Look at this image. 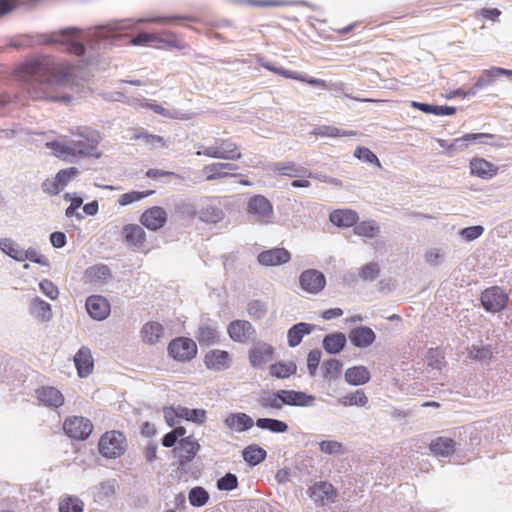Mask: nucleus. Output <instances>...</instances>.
I'll use <instances>...</instances> for the list:
<instances>
[{"instance_id": "1", "label": "nucleus", "mask_w": 512, "mask_h": 512, "mask_svg": "<svg viewBox=\"0 0 512 512\" xmlns=\"http://www.w3.org/2000/svg\"><path fill=\"white\" fill-rule=\"evenodd\" d=\"M135 23L133 19L115 20L91 27L84 33L77 27H67L45 36L43 43L61 44L68 53L90 62L101 49L128 37L125 32L132 29Z\"/></svg>"}, {"instance_id": "2", "label": "nucleus", "mask_w": 512, "mask_h": 512, "mask_svg": "<svg viewBox=\"0 0 512 512\" xmlns=\"http://www.w3.org/2000/svg\"><path fill=\"white\" fill-rule=\"evenodd\" d=\"M19 78L26 83V92L32 99L70 102L72 96L61 92L74 80V68L55 64L50 57H38L24 62L18 68Z\"/></svg>"}, {"instance_id": "3", "label": "nucleus", "mask_w": 512, "mask_h": 512, "mask_svg": "<svg viewBox=\"0 0 512 512\" xmlns=\"http://www.w3.org/2000/svg\"><path fill=\"white\" fill-rule=\"evenodd\" d=\"M76 132H72L73 139L69 141H51L46 146L53 150L55 156L69 162H75L79 158H100L101 152L98 150L100 134L87 127H78Z\"/></svg>"}, {"instance_id": "4", "label": "nucleus", "mask_w": 512, "mask_h": 512, "mask_svg": "<svg viewBox=\"0 0 512 512\" xmlns=\"http://www.w3.org/2000/svg\"><path fill=\"white\" fill-rule=\"evenodd\" d=\"M484 144L490 146H502L503 138L489 133H468L450 142L452 156L463 151L469 145Z\"/></svg>"}, {"instance_id": "5", "label": "nucleus", "mask_w": 512, "mask_h": 512, "mask_svg": "<svg viewBox=\"0 0 512 512\" xmlns=\"http://www.w3.org/2000/svg\"><path fill=\"white\" fill-rule=\"evenodd\" d=\"M201 148L196 155L224 160H238L242 156L239 147L230 140H218L214 145Z\"/></svg>"}, {"instance_id": "6", "label": "nucleus", "mask_w": 512, "mask_h": 512, "mask_svg": "<svg viewBox=\"0 0 512 512\" xmlns=\"http://www.w3.org/2000/svg\"><path fill=\"white\" fill-rule=\"evenodd\" d=\"M99 451L106 457L115 459L124 454L126 450V439L119 431L106 432L99 441Z\"/></svg>"}, {"instance_id": "7", "label": "nucleus", "mask_w": 512, "mask_h": 512, "mask_svg": "<svg viewBox=\"0 0 512 512\" xmlns=\"http://www.w3.org/2000/svg\"><path fill=\"white\" fill-rule=\"evenodd\" d=\"M247 212L253 217L254 222L260 224H270L273 222V206L263 195H254L249 199Z\"/></svg>"}, {"instance_id": "8", "label": "nucleus", "mask_w": 512, "mask_h": 512, "mask_svg": "<svg viewBox=\"0 0 512 512\" xmlns=\"http://www.w3.org/2000/svg\"><path fill=\"white\" fill-rule=\"evenodd\" d=\"M168 353L173 359L177 361H190L196 356L197 345L190 338L178 337L169 343Z\"/></svg>"}, {"instance_id": "9", "label": "nucleus", "mask_w": 512, "mask_h": 512, "mask_svg": "<svg viewBox=\"0 0 512 512\" xmlns=\"http://www.w3.org/2000/svg\"><path fill=\"white\" fill-rule=\"evenodd\" d=\"M63 429L69 437L77 440H85L90 436L93 425L87 418L72 416L64 421Z\"/></svg>"}, {"instance_id": "10", "label": "nucleus", "mask_w": 512, "mask_h": 512, "mask_svg": "<svg viewBox=\"0 0 512 512\" xmlns=\"http://www.w3.org/2000/svg\"><path fill=\"white\" fill-rule=\"evenodd\" d=\"M199 449L198 441L193 436H187L179 440L172 452L178 464L183 467L194 459Z\"/></svg>"}, {"instance_id": "11", "label": "nucleus", "mask_w": 512, "mask_h": 512, "mask_svg": "<svg viewBox=\"0 0 512 512\" xmlns=\"http://www.w3.org/2000/svg\"><path fill=\"white\" fill-rule=\"evenodd\" d=\"M299 285L309 294H318L325 288L326 277L317 269H306L299 276Z\"/></svg>"}, {"instance_id": "12", "label": "nucleus", "mask_w": 512, "mask_h": 512, "mask_svg": "<svg viewBox=\"0 0 512 512\" xmlns=\"http://www.w3.org/2000/svg\"><path fill=\"white\" fill-rule=\"evenodd\" d=\"M508 297L503 289L494 286L487 288L481 295V304L483 308L492 313L503 310L507 305Z\"/></svg>"}, {"instance_id": "13", "label": "nucleus", "mask_w": 512, "mask_h": 512, "mask_svg": "<svg viewBox=\"0 0 512 512\" xmlns=\"http://www.w3.org/2000/svg\"><path fill=\"white\" fill-rule=\"evenodd\" d=\"M274 348L272 345L258 341L253 344L248 353L249 363L253 368L263 369L272 359Z\"/></svg>"}, {"instance_id": "14", "label": "nucleus", "mask_w": 512, "mask_h": 512, "mask_svg": "<svg viewBox=\"0 0 512 512\" xmlns=\"http://www.w3.org/2000/svg\"><path fill=\"white\" fill-rule=\"evenodd\" d=\"M230 338L238 343H246L253 339L256 335V330L253 325L247 320H234L227 328Z\"/></svg>"}, {"instance_id": "15", "label": "nucleus", "mask_w": 512, "mask_h": 512, "mask_svg": "<svg viewBox=\"0 0 512 512\" xmlns=\"http://www.w3.org/2000/svg\"><path fill=\"white\" fill-rule=\"evenodd\" d=\"M167 39H161L157 34H149V33H138L136 36L132 37L129 40V43L134 46L140 45H152L159 46V44H164L173 48H180L178 44V40L175 38L174 34L171 32H164Z\"/></svg>"}, {"instance_id": "16", "label": "nucleus", "mask_w": 512, "mask_h": 512, "mask_svg": "<svg viewBox=\"0 0 512 512\" xmlns=\"http://www.w3.org/2000/svg\"><path fill=\"white\" fill-rule=\"evenodd\" d=\"M200 221L216 224L224 219L225 213L217 199H210L204 202L197 212Z\"/></svg>"}, {"instance_id": "17", "label": "nucleus", "mask_w": 512, "mask_h": 512, "mask_svg": "<svg viewBox=\"0 0 512 512\" xmlns=\"http://www.w3.org/2000/svg\"><path fill=\"white\" fill-rule=\"evenodd\" d=\"M140 222L147 229L157 231L166 224L167 213L164 208L154 206L142 213Z\"/></svg>"}, {"instance_id": "18", "label": "nucleus", "mask_w": 512, "mask_h": 512, "mask_svg": "<svg viewBox=\"0 0 512 512\" xmlns=\"http://www.w3.org/2000/svg\"><path fill=\"white\" fill-rule=\"evenodd\" d=\"M86 310L95 320L102 321L110 314V304L100 295H91L86 300Z\"/></svg>"}, {"instance_id": "19", "label": "nucleus", "mask_w": 512, "mask_h": 512, "mask_svg": "<svg viewBox=\"0 0 512 512\" xmlns=\"http://www.w3.org/2000/svg\"><path fill=\"white\" fill-rule=\"evenodd\" d=\"M283 406L310 407L315 402V396L303 391L280 389Z\"/></svg>"}, {"instance_id": "20", "label": "nucleus", "mask_w": 512, "mask_h": 512, "mask_svg": "<svg viewBox=\"0 0 512 512\" xmlns=\"http://www.w3.org/2000/svg\"><path fill=\"white\" fill-rule=\"evenodd\" d=\"M204 363L209 370L224 371L230 368L232 358L227 351L213 349L206 353Z\"/></svg>"}, {"instance_id": "21", "label": "nucleus", "mask_w": 512, "mask_h": 512, "mask_svg": "<svg viewBox=\"0 0 512 512\" xmlns=\"http://www.w3.org/2000/svg\"><path fill=\"white\" fill-rule=\"evenodd\" d=\"M36 398L41 404L51 408H59L64 404V396L60 390L52 386H42L35 390Z\"/></svg>"}, {"instance_id": "22", "label": "nucleus", "mask_w": 512, "mask_h": 512, "mask_svg": "<svg viewBox=\"0 0 512 512\" xmlns=\"http://www.w3.org/2000/svg\"><path fill=\"white\" fill-rule=\"evenodd\" d=\"M310 497L311 499L320 506H324L328 503L334 502L336 497V491L332 484L328 482H318L315 483L310 488Z\"/></svg>"}, {"instance_id": "23", "label": "nucleus", "mask_w": 512, "mask_h": 512, "mask_svg": "<svg viewBox=\"0 0 512 512\" xmlns=\"http://www.w3.org/2000/svg\"><path fill=\"white\" fill-rule=\"evenodd\" d=\"M73 361L80 378H86L92 373L94 360L88 347L82 346L74 355Z\"/></svg>"}, {"instance_id": "24", "label": "nucleus", "mask_w": 512, "mask_h": 512, "mask_svg": "<svg viewBox=\"0 0 512 512\" xmlns=\"http://www.w3.org/2000/svg\"><path fill=\"white\" fill-rule=\"evenodd\" d=\"M348 337L351 344L360 349L371 346L376 340L375 332L368 326H359L351 329Z\"/></svg>"}, {"instance_id": "25", "label": "nucleus", "mask_w": 512, "mask_h": 512, "mask_svg": "<svg viewBox=\"0 0 512 512\" xmlns=\"http://www.w3.org/2000/svg\"><path fill=\"white\" fill-rule=\"evenodd\" d=\"M258 262L264 266H278L290 261L291 254L285 248H273L262 251L258 257Z\"/></svg>"}, {"instance_id": "26", "label": "nucleus", "mask_w": 512, "mask_h": 512, "mask_svg": "<svg viewBox=\"0 0 512 512\" xmlns=\"http://www.w3.org/2000/svg\"><path fill=\"white\" fill-rule=\"evenodd\" d=\"M224 425L232 432L242 433L254 426L251 416L243 412L230 413L224 419Z\"/></svg>"}, {"instance_id": "27", "label": "nucleus", "mask_w": 512, "mask_h": 512, "mask_svg": "<svg viewBox=\"0 0 512 512\" xmlns=\"http://www.w3.org/2000/svg\"><path fill=\"white\" fill-rule=\"evenodd\" d=\"M124 242L133 249H139L146 242V233L138 224H126L122 229Z\"/></svg>"}, {"instance_id": "28", "label": "nucleus", "mask_w": 512, "mask_h": 512, "mask_svg": "<svg viewBox=\"0 0 512 512\" xmlns=\"http://www.w3.org/2000/svg\"><path fill=\"white\" fill-rule=\"evenodd\" d=\"M142 107L153 110L156 114H159L165 118L176 119V120H190L194 117V113L190 111H181L176 108H166L157 103L141 104Z\"/></svg>"}, {"instance_id": "29", "label": "nucleus", "mask_w": 512, "mask_h": 512, "mask_svg": "<svg viewBox=\"0 0 512 512\" xmlns=\"http://www.w3.org/2000/svg\"><path fill=\"white\" fill-rule=\"evenodd\" d=\"M29 313L40 322H49L53 317L51 305L40 297H34L30 301Z\"/></svg>"}, {"instance_id": "30", "label": "nucleus", "mask_w": 512, "mask_h": 512, "mask_svg": "<svg viewBox=\"0 0 512 512\" xmlns=\"http://www.w3.org/2000/svg\"><path fill=\"white\" fill-rule=\"evenodd\" d=\"M471 174L482 178L491 179L497 175L498 168L483 158H474L470 162Z\"/></svg>"}, {"instance_id": "31", "label": "nucleus", "mask_w": 512, "mask_h": 512, "mask_svg": "<svg viewBox=\"0 0 512 512\" xmlns=\"http://www.w3.org/2000/svg\"><path fill=\"white\" fill-rule=\"evenodd\" d=\"M315 329V325L305 322H300L293 325L287 331V342L289 347L298 346L305 335H309Z\"/></svg>"}, {"instance_id": "32", "label": "nucleus", "mask_w": 512, "mask_h": 512, "mask_svg": "<svg viewBox=\"0 0 512 512\" xmlns=\"http://www.w3.org/2000/svg\"><path fill=\"white\" fill-rule=\"evenodd\" d=\"M347 338L342 332H334L324 336L322 341L323 349L331 355L339 354L345 347Z\"/></svg>"}, {"instance_id": "33", "label": "nucleus", "mask_w": 512, "mask_h": 512, "mask_svg": "<svg viewBox=\"0 0 512 512\" xmlns=\"http://www.w3.org/2000/svg\"><path fill=\"white\" fill-rule=\"evenodd\" d=\"M271 170L282 176L288 177H302L308 176V170L304 167L298 166L295 162H275L271 165Z\"/></svg>"}, {"instance_id": "34", "label": "nucleus", "mask_w": 512, "mask_h": 512, "mask_svg": "<svg viewBox=\"0 0 512 512\" xmlns=\"http://www.w3.org/2000/svg\"><path fill=\"white\" fill-rule=\"evenodd\" d=\"M358 219L359 217L357 212L351 209L335 210L329 216V220L331 221V223L338 227L355 226Z\"/></svg>"}, {"instance_id": "35", "label": "nucleus", "mask_w": 512, "mask_h": 512, "mask_svg": "<svg viewBox=\"0 0 512 512\" xmlns=\"http://www.w3.org/2000/svg\"><path fill=\"white\" fill-rule=\"evenodd\" d=\"M164 335V327L155 321L147 322L141 329V338L144 343L155 345Z\"/></svg>"}, {"instance_id": "36", "label": "nucleus", "mask_w": 512, "mask_h": 512, "mask_svg": "<svg viewBox=\"0 0 512 512\" xmlns=\"http://www.w3.org/2000/svg\"><path fill=\"white\" fill-rule=\"evenodd\" d=\"M237 166L233 163H212L204 166L203 172L207 174L206 179L208 181H213L217 179H222L228 176H234L235 174H231L224 170H236Z\"/></svg>"}, {"instance_id": "37", "label": "nucleus", "mask_w": 512, "mask_h": 512, "mask_svg": "<svg viewBox=\"0 0 512 512\" xmlns=\"http://www.w3.org/2000/svg\"><path fill=\"white\" fill-rule=\"evenodd\" d=\"M278 75L283 76L287 79H294L304 83H307L311 86L319 87V88H327V82L322 79H317L314 77H310L305 73H300L296 71L287 70L283 67H278L277 73Z\"/></svg>"}, {"instance_id": "38", "label": "nucleus", "mask_w": 512, "mask_h": 512, "mask_svg": "<svg viewBox=\"0 0 512 512\" xmlns=\"http://www.w3.org/2000/svg\"><path fill=\"white\" fill-rule=\"evenodd\" d=\"M297 373V364L294 361H279L271 364L269 367V374L277 379H288L290 376Z\"/></svg>"}, {"instance_id": "39", "label": "nucleus", "mask_w": 512, "mask_h": 512, "mask_svg": "<svg viewBox=\"0 0 512 512\" xmlns=\"http://www.w3.org/2000/svg\"><path fill=\"white\" fill-rule=\"evenodd\" d=\"M370 378L369 370L362 365L350 367L345 372L346 382L354 386L363 385L367 383Z\"/></svg>"}, {"instance_id": "40", "label": "nucleus", "mask_w": 512, "mask_h": 512, "mask_svg": "<svg viewBox=\"0 0 512 512\" xmlns=\"http://www.w3.org/2000/svg\"><path fill=\"white\" fill-rule=\"evenodd\" d=\"M468 355L471 359L481 362L488 363L493 355L491 345L484 344L482 341L474 343L468 349Z\"/></svg>"}, {"instance_id": "41", "label": "nucleus", "mask_w": 512, "mask_h": 512, "mask_svg": "<svg viewBox=\"0 0 512 512\" xmlns=\"http://www.w3.org/2000/svg\"><path fill=\"white\" fill-rule=\"evenodd\" d=\"M430 450L434 455L446 457L454 452L455 442L448 437H438L431 442Z\"/></svg>"}, {"instance_id": "42", "label": "nucleus", "mask_w": 512, "mask_h": 512, "mask_svg": "<svg viewBox=\"0 0 512 512\" xmlns=\"http://www.w3.org/2000/svg\"><path fill=\"white\" fill-rule=\"evenodd\" d=\"M243 459L251 466H256L266 459L267 452L260 446L252 444L242 451Z\"/></svg>"}, {"instance_id": "43", "label": "nucleus", "mask_w": 512, "mask_h": 512, "mask_svg": "<svg viewBox=\"0 0 512 512\" xmlns=\"http://www.w3.org/2000/svg\"><path fill=\"white\" fill-rule=\"evenodd\" d=\"M354 233L360 237L375 238L380 233V225L375 220L356 222Z\"/></svg>"}, {"instance_id": "44", "label": "nucleus", "mask_w": 512, "mask_h": 512, "mask_svg": "<svg viewBox=\"0 0 512 512\" xmlns=\"http://www.w3.org/2000/svg\"><path fill=\"white\" fill-rule=\"evenodd\" d=\"M178 418L185 419L195 424H203L206 420V411L204 409H190L183 406L177 407Z\"/></svg>"}, {"instance_id": "45", "label": "nucleus", "mask_w": 512, "mask_h": 512, "mask_svg": "<svg viewBox=\"0 0 512 512\" xmlns=\"http://www.w3.org/2000/svg\"><path fill=\"white\" fill-rule=\"evenodd\" d=\"M218 329L216 325H201L198 329L197 340L201 346H210L216 343Z\"/></svg>"}, {"instance_id": "46", "label": "nucleus", "mask_w": 512, "mask_h": 512, "mask_svg": "<svg viewBox=\"0 0 512 512\" xmlns=\"http://www.w3.org/2000/svg\"><path fill=\"white\" fill-rule=\"evenodd\" d=\"M256 426L262 430H268L272 433H285L288 431V425L284 421L273 418H258Z\"/></svg>"}, {"instance_id": "47", "label": "nucleus", "mask_w": 512, "mask_h": 512, "mask_svg": "<svg viewBox=\"0 0 512 512\" xmlns=\"http://www.w3.org/2000/svg\"><path fill=\"white\" fill-rule=\"evenodd\" d=\"M342 363L337 359H328L322 363V371L324 379L329 381L338 380L342 374Z\"/></svg>"}, {"instance_id": "48", "label": "nucleus", "mask_w": 512, "mask_h": 512, "mask_svg": "<svg viewBox=\"0 0 512 512\" xmlns=\"http://www.w3.org/2000/svg\"><path fill=\"white\" fill-rule=\"evenodd\" d=\"M0 250L15 261L22 262L24 249H22L14 240L10 238H1Z\"/></svg>"}, {"instance_id": "49", "label": "nucleus", "mask_w": 512, "mask_h": 512, "mask_svg": "<svg viewBox=\"0 0 512 512\" xmlns=\"http://www.w3.org/2000/svg\"><path fill=\"white\" fill-rule=\"evenodd\" d=\"M111 276V272L106 265H95L89 267L85 272V277L93 283H101Z\"/></svg>"}, {"instance_id": "50", "label": "nucleus", "mask_w": 512, "mask_h": 512, "mask_svg": "<svg viewBox=\"0 0 512 512\" xmlns=\"http://www.w3.org/2000/svg\"><path fill=\"white\" fill-rule=\"evenodd\" d=\"M116 493V480L109 479L100 483L96 492V499L100 502L109 501Z\"/></svg>"}, {"instance_id": "51", "label": "nucleus", "mask_w": 512, "mask_h": 512, "mask_svg": "<svg viewBox=\"0 0 512 512\" xmlns=\"http://www.w3.org/2000/svg\"><path fill=\"white\" fill-rule=\"evenodd\" d=\"M209 493L200 486L193 487L188 493V499L192 506L202 507L209 501Z\"/></svg>"}, {"instance_id": "52", "label": "nucleus", "mask_w": 512, "mask_h": 512, "mask_svg": "<svg viewBox=\"0 0 512 512\" xmlns=\"http://www.w3.org/2000/svg\"><path fill=\"white\" fill-rule=\"evenodd\" d=\"M280 398V390H277L275 392L261 396V398L259 399V403L260 406L264 409L281 410L283 408V404L280 401Z\"/></svg>"}, {"instance_id": "53", "label": "nucleus", "mask_w": 512, "mask_h": 512, "mask_svg": "<svg viewBox=\"0 0 512 512\" xmlns=\"http://www.w3.org/2000/svg\"><path fill=\"white\" fill-rule=\"evenodd\" d=\"M343 406H365L368 403V397L363 390H357L339 400Z\"/></svg>"}, {"instance_id": "54", "label": "nucleus", "mask_w": 512, "mask_h": 512, "mask_svg": "<svg viewBox=\"0 0 512 512\" xmlns=\"http://www.w3.org/2000/svg\"><path fill=\"white\" fill-rule=\"evenodd\" d=\"M316 135L325 137H342V136H355V131H345L333 126H320L313 132Z\"/></svg>"}, {"instance_id": "55", "label": "nucleus", "mask_w": 512, "mask_h": 512, "mask_svg": "<svg viewBox=\"0 0 512 512\" xmlns=\"http://www.w3.org/2000/svg\"><path fill=\"white\" fill-rule=\"evenodd\" d=\"M267 305L261 300H252L247 305V313L253 319H262L267 314Z\"/></svg>"}, {"instance_id": "56", "label": "nucleus", "mask_w": 512, "mask_h": 512, "mask_svg": "<svg viewBox=\"0 0 512 512\" xmlns=\"http://www.w3.org/2000/svg\"><path fill=\"white\" fill-rule=\"evenodd\" d=\"M153 193H154V191H144V192L131 191V192H127V193L122 194L119 197L118 203L121 206H126V205L132 204L134 202L140 201V200L144 199L145 197L150 196Z\"/></svg>"}, {"instance_id": "57", "label": "nucleus", "mask_w": 512, "mask_h": 512, "mask_svg": "<svg viewBox=\"0 0 512 512\" xmlns=\"http://www.w3.org/2000/svg\"><path fill=\"white\" fill-rule=\"evenodd\" d=\"M216 487L220 491H232L238 487V478L233 473H226L216 482Z\"/></svg>"}, {"instance_id": "58", "label": "nucleus", "mask_w": 512, "mask_h": 512, "mask_svg": "<svg viewBox=\"0 0 512 512\" xmlns=\"http://www.w3.org/2000/svg\"><path fill=\"white\" fill-rule=\"evenodd\" d=\"M354 156L363 162L375 164L377 167H381V163L376 154L366 147H357L354 151Z\"/></svg>"}, {"instance_id": "59", "label": "nucleus", "mask_w": 512, "mask_h": 512, "mask_svg": "<svg viewBox=\"0 0 512 512\" xmlns=\"http://www.w3.org/2000/svg\"><path fill=\"white\" fill-rule=\"evenodd\" d=\"M321 452L329 455H341L344 453L342 443L335 440H324L319 443Z\"/></svg>"}, {"instance_id": "60", "label": "nucleus", "mask_w": 512, "mask_h": 512, "mask_svg": "<svg viewBox=\"0 0 512 512\" xmlns=\"http://www.w3.org/2000/svg\"><path fill=\"white\" fill-rule=\"evenodd\" d=\"M60 512H83V503L76 497H68L59 504Z\"/></svg>"}, {"instance_id": "61", "label": "nucleus", "mask_w": 512, "mask_h": 512, "mask_svg": "<svg viewBox=\"0 0 512 512\" xmlns=\"http://www.w3.org/2000/svg\"><path fill=\"white\" fill-rule=\"evenodd\" d=\"M29 260L42 266H49V260L41 255L35 248L29 247L23 251L22 262Z\"/></svg>"}, {"instance_id": "62", "label": "nucleus", "mask_w": 512, "mask_h": 512, "mask_svg": "<svg viewBox=\"0 0 512 512\" xmlns=\"http://www.w3.org/2000/svg\"><path fill=\"white\" fill-rule=\"evenodd\" d=\"M79 174V170L76 167H69L62 169L56 174V179L61 188L63 189L74 177Z\"/></svg>"}, {"instance_id": "63", "label": "nucleus", "mask_w": 512, "mask_h": 512, "mask_svg": "<svg viewBox=\"0 0 512 512\" xmlns=\"http://www.w3.org/2000/svg\"><path fill=\"white\" fill-rule=\"evenodd\" d=\"M379 271L378 264L371 262L361 268L359 275L365 281H373L378 277Z\"/></svg>"}, {"instance_id": "64", "label": "nucleus", "mask_w": 512, "mask_h": 512, "mask_svg": "<svg viewBox=\"0 0 512 512\" xmlns=\"http://www.w3.org/2000/svg\"><path fill=\"white\" fill-rule=\"evenodd\" d=\"M39 288H40L41 292L49 299L55 300L58 298V295H59L58 287L51 280L43 279L39 283Z\"/></svg>"}]
</instances>
